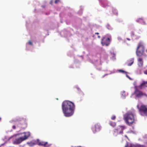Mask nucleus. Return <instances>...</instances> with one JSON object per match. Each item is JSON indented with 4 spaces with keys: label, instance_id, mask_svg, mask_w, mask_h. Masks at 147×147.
Segmentation results:
<instances>
[{
    "label": "nucleus",
    "instance_id": "obj_23",
    "mask_svg": "<svg viewBox=\"0 0 147 147\" xmlns=\"http://www.w3.org/2000/svg\"><path fill=\"white\" fill-rule=\"evenodd\" d=\"M144 73L145 74L147 75V70H146L144 71Z\"/></svg>",
    "mask_w": 147,
    "mask_h": 147
},
{
    "label": "nucleus",
    "instance_id": "obj_6",
    "mask_svg": "<svg viewBox=\"0 0 147 147\" xmlns=\"http://www.w3.org/2000/svg\"><path fill=\"white\" fill-rule=\"evenodd\" d=\"M30 134L29 132L26 133L24 136L20 137L16 140V144H19L21 143L23 141L27 139L30 136Z\"/></svg>",
    "mask_w": 147,
    "mask_h": 147
},
{
    "label": "nucleus",
    "instance_id": "obj_20",
    "mask_svg": "<svg viewBox=\"0 0 147 147\" xmlns=\"http://www.w3.org/2000/svg\"><path fill=\"white\" fill-rule=\"evenodd\" d=\"M60 2V0H55V4H57Z\"/></svg>",
    "mask_w": 147,
    "mask_h": 147
},
{
    "label": "nucleus",
    "instance_id": "obj_29",
    "mask_svg": "<svg viewBox=\"0 0 147 147\" xmlns=\"http://www.w3.org/2000/svg\"><path fill=\"white\" fill-rule=\"evenodd\" d=\"M75 147H82L80 146H76Z\"/></svg>",
    "mask_w": 147,
    "mask_h": 147
},
{
    "label": "nucleus",
    "instance_id": "obj_19",
    "mask_svg": "<svg viewBox=\"0 0 147 147\" xmlns=\"http://www.w3.org/2000/svg\"><path fill=\"white\" fill-rule=\"evenodd\" d=\"M28 44L29 45H32L33 43L31 40H29L28 42Z\"/></svg>",
    "mask_w": 147,
    "mask_h": 147
},
{
    "label": "nucleus",
    "instance_id": "obj_9",
    "mask_svg": "<svg viewBox=\"0 0 147 147\" xmlns=\"http://www.w3.org/2000/svg\"><path fill=\"white\" fill-rule=\"evenodd\" d=\"M143 61L141 57H139L138 59V65L139 67H142L143 64Z\"/></svg>",
    "mask_w": 147,
    "mask_h": 147
},
{
    "label": "nucleus",
    "instance_id": "obj_7",
    "mask_svg": "<svg viewBox=\"0 0 147 147\" xmlns=\"http://www.w3.org/2000/svg\"><path fill=\"white\" fill-rule=\"evenodd\" d=\"M110 40L109 38H103L101 41V44L103 46H108L110 44Z\"/></svg>",
    "mask_w": 147,
    "mask_h": 147
},
{
    "label": "nucleus",
    "instance_id": "obj_5",
    "mask_svg": "<svg viewBox=\"0 0 147 147\" xmlns=\"http://www.w3.org/2000/svg\"><path fill=\"white\" fill-rule=\"evenodd\" d=\"M140 115L142 116H147V108L145 105H141L138 108Z\"/></svg>",
    "mask_w": 147,
    "mask_h": 147
},
{
    "label": "nucleus",
    "instance_id": "obj_21",
    "mask_svg": "<svg viewBox=\"0 0 147 147\" xmlns=\"http://www.w3.org/2000/svg\"><path fill=\"white\" fill-rule=\"evenodd\" d=\"M119 71L120 72H122L123 73H126V72L124 71H123V70H119Z\"/></svg>",
    "mask_w": 147,
    "mask_h": 147
},
{
    "label": "nucleus",
    "instance_id": "obj_34",
    "mask_svg": "<svg viewBox=\"0 0 147 147\" xmlns=\"http://www.w3.org/2000/svg\"><path fill=\"white\" fill-rule=\"evenodd\" d=\"M1 118L0 117V121L1 120Z\"/></svg>",
    "mask_w": 147,
    "mask_h": 147
},
{
    "label": "nucleus",
    "instance_id": "obj_32",
    "mask_svg": "<svg viewBox=\"0 0 147 147\" xmlns=\"http://www.w3.org/2000/svg\"><path fill=\"white\" fill-rule=\"evenodd\" d=\"M139 20H143V19H142V18H139Z\"/></svg>",
    "mask_w": 147,
    "mask_h": 147
},
{
    "label": "nucleus",
    "instance_id": "obj_22",
    "mask_svg": "<svg viewBox=\"0 0 147 147\" xmlns=\"http://www.w3.org/2000/svg\"><path fill=\"white\" fill-rule=\"evenodd\" d=\"M12 128L13 129H16V126L15 125H13L12 126Z\"/></svg>",
    "mask_w": 147,
    "mask_h": 147
},
{
    "label": "nucleus",
    "instance_id": "obj_15",
    "mask_svg": "<svg viewBox=\"0 0 147 147\" xmlns=\"http://www.w3.org/2000/svg\"><path fill=\"white\" fill-rule=\"evenodd\" d=\"M134 147H147L145 145H141L139 144H137L134 145L133 146Z\"/></svg>",
    "mask_w": 147,
    "mask_h": 147
},
{
    "label": "nucleus",
    "instance_id": "obj_10",
    "mask_svg": "<svg viewBox=\"0 0 147 147\" xmlns=\"http://www.w3.org/2000/svg\"><path fill=\"white\" fill-rule=\"evenodd\" d=\"M136 50L144 52V48L142 44H139L137 47Z\"/></svg>",
    "mask_w": 147,
    "mask_h": 147
},
{
    "label": "nucleus",
    "instance_id": "obj_25",
    "mask_svg": "<svg viewBox=\"0 0 147 147\" xmlns=\"http://www.w3.org/2000/svg\"><path fill=\"white\" fill-rule=\"evenodd\" d=\"M81 95L83 96L84 95V94L83 92H81Z\"/></svg>",
    "mask_w": 147,
    "mask_h": 147
},
{
    "label": "nucleus",
    "instance_id": "obj_16",
    "mask_svg": "<svg viewBox=\"0 0 147 147\" xmlns=\"http://www.w3.org/2000/svg\"><path fill=\"white\" fill-rule=\"evenodd\" d=\"M125 147H132V146L131 144L127 142Z\"/></svg>",
    "mask_w": 147,
    "mask_h": 147
},
{
    "label": "nucleus",
    "instance_id": "obj_33",
    "mask_svg": "<svg viewBox=\"0 0 147 147\" xmlns=\"http://www.w3.org/2000/svg\"><path fill=\"white\" fill-rule=\"evenodd\" d=\"M125 137H126V138H127V136L126 135H125Z\"/></svg>",
    "mask_w": 147,
    "mask_h": 147
},
{
    "label": "nucleus",
    "instance_id": "obj_17",
    "mask_svg": "<svg viewBox=\"0 0 147 147\" xmlns=\"http://www.w3.org/2000/svg\"><path fill=\"white\" fill-rule=\"evenodd\" d=\"M47 144V142H41L39 143V145L41 146H45Z\"/></svg>",
    "mask_w": 147,
    "mask_h": 147
},
{
    "label": "nucleus",
    "instance_id": "obj_27",
    "mask_svg": "<svg viewBox=\"0 0 147 147\" xmlns=\"http://www.w3.org/2000/svg\"><path fill=\"white\" fill-rule=\"evenodd\" d=\"M95 34H96L98 35L99 34V33L98 32H96L95 33Z\"/></svg>",
    "mask_w": 147,
    "mask_h": 147
},
{
    "label": "nucleus",
    "instance_id": "obj_1",
    "mask_svg": "<svg viewBox=\"0 0 147 147\" xmlns=\"http://www.w3.org/2000/svg\"><path fill=\"white\" fill-rule=\"evenodd\" d=\"M75 106L72 102L69 100L64 101L62 104V108L65 116L69 117L74 114Z\"/></svg>",
    "mask_w": 147,
    "mask_h": 147
},
{
    "label": "nucleus",
    "instance_id": "obj_13",
    "mask_svg": "<svg viewBox=\"0 0 147 147\" xmlns=\"http://www.w3.org/2000/svg\"><path fill=\"white\" fill-rule=\"evenodd\" d=\"M147 87V81H144L142 83L138 86V87L140 89H142L143 87Z\"/></svg>",
    "mask_w": 147,
    "mask_h": 147
},
{
    "label": "nucleus",
    "instance_id": "obj_26",
    "mask_svg": "<svg viewBox=\"0 0 147 147\" xmlns=\"http://www.w3.org/2000/svg\"><path fill=\"white\" fill-rule=\"evenodd\" d=\"M131 33L133 35H134V32H131Z\"/></svg>",
    "mask_w": 147,
    "mask_h": 147
},
{
    "label": "nucleus",
    "instance_id": "obj_31",
    "mask_svg": "<svg viewBox=\"0 0 147 147\" xmlns=\"http://www.w3.org/2000/svg\"><path fill=\"white\" fill-rule=\"evenodd\" d=\"M126 76H127L128 78H129V76H128L127 75H126Z\"/></svg>",
    "mask_w": 147,
    "mask_h": 147
},
{
    "label": "nucleus",
    "instance_id": "obj_8",
    "mask_svg": "<svg viewBox=\"0 0 147 147\" xmlns=\"http://www.w3.org/2000/svg\"><path fill=\"white\" fill-rule=\"evenodd\" d=\"M100 129V126L98 124H95L94 127H93L92 129V131L94 133H95L96 132L99 131Z\"/></svg>",
    "mask_w": 147,
    "mask_h": 147
},
{
    "label": "nucleus",
    "instance_id": "obj_24",
    "mask_svg": "<svg viewBox=\"0 0 147 147\" xmlns=\"http://www.w3.org/2000/svg\"><path fill=\"white\" fill-rule=\"evenodd\" d=\"M30 143L32 145H34L35 144L34 142H31Z\"/></svg>",
    "mask_w": 147,
    "mask_h": 147
},
{
    "label": "nucleus",
    "instance_id": "obj_35",
    "mask_svg": "<svg viewBox=\"0 0 147 147\" xmlns=\"http://www.w3.org/2000/svg\"><path fill=\"white\" fill-rule=\"evenodd\" d=\"M146 52H147V50H146Z\"/></svg>",
    "mask_w": 147,
    "mask_h": 147
},
{
    "label": "nucleus",
    "instance_id": "obj_30",
    "mask_svg": "<svg viewBox=\"0 0 147 147\" xmlns=\"http://www.w3.org/2000/svg\"><path fill=\"white\" fill-rule=\"evenodd\" d=\"M98 38H100V36H98Z\"/></svg>",
    "mask_w": 147,
    "mask_h": 147
},
{
    "label": "nucleus",
    "instance_id": "obj_4",
    "mask_svg": "<svg viewBox=\"0 0 147 147\" xmlns=\"http://www.w3.org/2000/svg\"><path fill=\"white\" fill-rule=\"evenodd\" d=\"M138 86H134L135 91L134 92V94L136 97L138 98H140L143 96H147V95L144 93L139 90L138 89Z\"/></svg>",
    "mask_w": 147,
    "mask_h": 147
},
{
    "label": "nucleus",
    "instance_id": "obj_14",
    "mask_svg": "<svg viewBox=\"0 0 147 147\" xmlns=\"http://www.w3.org/2000/svg\"><path fill=\"white\" fill-rule=\"evenodd\" d=\"M109 124L111 126L113 127H114L115 126L116 124L115 122L112 121H110Z\"/></svg>",
    "mask_w": 147,
    "mask_h": 147
},
{
    "label": "nucleus",
    "instance_id": "obj_3",
    "mask_svg": "<svg viewBox=\"0 0 147 147\" xmlns=\"http://www.w3.org/2000/svg\"><path fill=\"white\" fill-rule=\"evenodd\" d=\"M126 128L125 125H119L117 128L114 129L113 135L115 136H117L118 135H122L123 133V131Z\"/></svg>",
    "mask_w": 147,
    "mask_h": 147
},
{
    "label": "nucleus",
    "instance_id": "obj_2",
    "mask_svg": "<svg viewBox=\"0 0 147 147\" xmlns=\"http://www.w3.org/2000/svg\"><path fill=\"white\" fill-rule=\"evenodd\" d=\"M124 120L126 124L130 125L134 121V119L133 114L131 113H127L124 116Z\"/></svg>",
    "mask_w": 147,
    "mask_h": 147
},
{
    "label": "nucleus",
    "instance_id": "obj_11",
    "mask_svg": "<svg viewBox=\"0 0 147 147\" xmlns=\"http://www.w3.org/2000/svg\"><path fill=\"white\" fill-rule=\"evenodd\" d=\"M144 52L136 50V55L138 57H141L144 55Z\"/></svg>",
    "mask_w": 147,
    "mask_h": 147
},
{
    "label": "nucleus",
    "instance_id": "obj_18",
    "mask_svg": "<svg viewBox=\"0 0 147 147\" xmlns=\"http://www.w3.org/2000/svg\"><path fill=\"white\" fill-rule=\"evenodd\" d=\"M116 119V116L115 115H113L111 117V119L113 120H114Z\"/></svg>",
    "mask_w": 147,
    "mask_h": 147
},
{
    "label": "nucleus",
    "instance_id": "obj_28",
    "mask_svg": "<svg viewBox=\"0 0 147 147\" xmlns=\"http://www.w3.org/2000/svg\"><path fill=\"white\" fill-rule=\"evenodd\" d=\"M126 39L127 40H130V39L129 38H127Z\"/></svg>",
    "mask_w": 147,
    "mask_h": 147
},
{
    "label": "nucleus",
    "instance_id": "obj_12",
    "mask_svg": "<svg viewBox=\"0 0 147 147\" xmlns=\"http://www.w3.org/2000/svg\"><path fill=\"white\" fill-rule=\"evenodd\" d=\"M134 59L133 58L129 59L127 61V64L128 66H131L134 63Z\"/></svg>",
    "mask_w": 147,
    "mask_h": 147
}]
</instances>
